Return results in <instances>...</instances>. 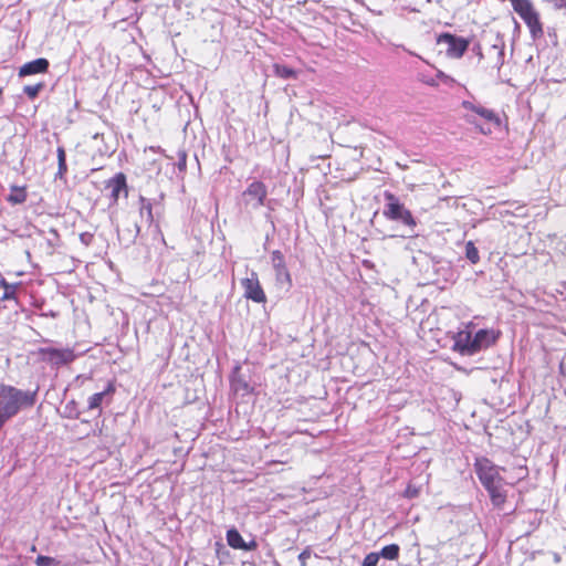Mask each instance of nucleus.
I'll list each match as a JSON object with an SVG mask.
<instances>
[{"label": "nucleus", "mask_w": 566, "mask_h": 566, "mask_svg": "<svg viewBox=\"0 0 566 566\" xmlns=\"http://www.w3.org/2000/svg\"><path fill=\"white\" fill-rule=\"evenodd\" d=\"M35 401L36 391H23L11 385H0V430L22 409L33 407Z\"/></svg>", "instance_id": "nucleus-1"}, {"label": "nucleus", "mask_w": 566, "mask_h": 566, "mask_svg": "<svg viewBox=\"0 0 566 566\" xmlns=\"http://www.w3.org/2000/svg\"><path fill=\"white\" fill-rule=\"evenodd\" d=\"M384 197L387 201L382 212L385 218L392 221H401L405 226L410 228L417 226L411 211L400 203L399 198L395 193L385 191Z\"/></svg>", "instance_id": "nucleus-2"}, {"label": "nucleus", "mask_w": 566, "mask_h": 566, "mask_svg": "<svg viewBox=\"0 0 566 566\" xmlns=\"http://www.w3.org/2000/svg\"><path fill=\"white\" fill-rule=\"evenodd\" d=\"M34 355H36L39 361L56 368L69 365L76 358L72 348L41 347L34 352Z\"/></svg>", "instance_id": "nucleus-3"}, {"label": "nucleus", "mask_w": 566, "mask_h": 566, "mask_svg": "<svg viewBox=\"0 0 566 566\" xmlns=\"http://www.w3.org/2000/svg\"><path fill=\"white\" fill-rule=\"evenodd\" d=\"M474 471L476 476L483 488L489 486L494 483L504 482L503 476L500 471L502 468L495 465L490 459L486 457L476 458L474 461Z\"/></svg>", "instance_id": "nucleus-4"}, {"label": "nucleus", "mask_w": 566, "mask_h": 566, "mask_svg": "<svg viewBox=\"0 0 566 566\" xmlns=\"http://www.w3.org/2000/svg\"><path fill=\"white\" fill-rule=\"evenodd\" d=\"M268 187L263 181L253 180L242 192V200L245 208L259 209L265 205Z\"/></svg>", "instance_id": "nucleus-5"}, {"label": "nucleus", "mask_w": 566, "mask_h": 566, "mask_svg": "<svg viewBox=\"0 0 566 566\" xmlns=\"http://www.w3.org/2000/svg\"><path fill=\"white\" fill-rule=\"evenodd\" d=\"M438 44H446V54L451 59H460L467 52L470 41L462 36H457L449 32H444L438 35Z\"/></svg>", "instance_id": "nucleus-6"}, {"label": "nucleus", "mask_w": 566, "mask_h": 566, "mask_svg": "<svg viewBox=\"0 0 566 566\" xmlns=\"http://www.w3.org/2000/svg\"><path fill=\"white\" fill-rule=\"evenodd\" d=\"M243 289V296L258 304H265L268 301L266 294L260 283L259 275L252 271L250 276L241 280Z\"/></svg>", "instance_id": "nucleus-7"}, {"label": "nucleus", "mask_w": 566, "mask_h": 566, "mask_svg": "<svg viewBox=\"0 0 566 566\" xmlns=\"http://www.w3.org/2000/svg\"><path fill=\"white\" fill-rule=\"evenodd\" d=\"M105 188L111 189V205L116 206L120 193L128 196L127 178L124 172H117L114 177L105 181Z\"/></svg>", "instance_id": "nucleus-8"}, {"label": "nucleus", "mask_w": 566, "mask_h": 566, "mask_svg": "<svg viewBox=\"0 0 566 566\" xmlns=\"http://www.w3.org/2000/svg\"><path fill=\"white\" fill-rule=\"evenodd\" d=\"M271 262L275 271L276 281L284 282L287 286H291L292 276L286 266L284 254L280 250L272 251Z\"/></svg>", "instance_id": "nucleus-9"}, {"label": "nucleus", "mask_w": 566, "mask_h": 566, "mask_svg": "<svg viewBox=\"0 0 566 566\" xmlns=\"http://www.w3.org/2000/svg\"><path fill=\"white\" fill-rule=\"evenodd\" d=\"M454 344L453 349L461 355H473L474 345H473V335L471 331L463 329L459 331L453 337Z\"/></svg>", "instance_id": "nucleus-10"}, {"label": "nucleus", "mask_w": 566, "mask_h": 566, "mask_svg": "<svg viewBox=\"0 0 566 566\" xmlns=\"http://www.w3.org/2000/svg\"><path fill=\"white\" fill-rule=\"evenodd\" d=\"M461 106L464 111L468 112L464 115V119L467 123L473 125L478 129V132L481 133L482 135H490L492 133V129L490 127H484L482 125H479L476 123L475 117L473 116V114L480 115V113L485 108L484 106L476 105L470 101H463L461 103Z\"/></svg>", "instance_id": "nucleus-11"}, {"label": "nucleus", "mask_w": 566, "mask_h": 566, "mask_svg": "<svg viewBox=\"0 0 566 566\" xmlns=\"http://www.w3.org/2000/svg\"><path fill=\"white\" fill-rule=\"evenodd\" d=\"M226 537L228 545L234 549L255 551L258 548L256 541L252 539L247 543L237 528L228 530Z\"/></svg>", "instance_id": "nucleus-12"}, {"label": "nucleus", "mask_w": 566, "mask_h": 566, "mask_svg": "<svg viewBox=\"0 0 566 566\" xmlns=\"http://www.w3.org/2000/svg\"><path fill=\"white\" fill-rule=\"evenodd\" d=\"M50 63L44 57H39L36 60L24 63L19 69V76L24 77L33 74H43L49 71Z\"/></svg>", "instance_id": "nucleus-13"}, {"label": "nucleus", "mask_w": 566, "mask_h": 566, "mask_svg": "<svg viewBox=\"0 0 566 566\" xmlns=\"http://www.w3.org/2000/svg\"><path fill=\"white\" fill-rule=\"evenodd\" d=\"M512 8L524 23L528 22L533 19L534 14L539 12L532 0H516L513 2Z\"/></svg>", "instance_id": "nucleus-14"}, {"label": "nucleus", "mask_w": 566, "mask_h": 566, "mask_svg": "<svg viewBox=\"0 0 566 566\" xmlns=\"http://www.w3.org/2000/svg\"><path fill=\"white\" fill-rule=\"evenodd\" d=\"M497 336L493 331L480 329L473 335V345L475 354L495 344Z\"/></svg>", "instance_id": "nucleus-15"}, {"label": "nucleus", "mask_w": 566, "mask_h": 566, "mask_svg": "<svg viewBox=\"0 0 566 566\" xmlns=\"http://www.w3.org/2000/svg\"><path fill=\"white\" fill-rule=\"evenodd\" d=\"M504 482L494 483L489 486H485L484 489L488 491L490 495L491 503L494 507L502 509L503 505L506 503L507 493L504 489Z\"/></svg>", "instance_id": "nucleus-16"}, {"label": "nucleus", "mask_w": 566, "mask_h": 566, "mask_svg": "<svg viewBox=\"0 0 566 566\" xmlns=\"http://www.w3.org/2000/svg\"><path fill=\"white\" fill-rule=\"evenodd\" d=\"M525 25L533 41H537L544 36V23L539 12L534 14L533 19L526 22Z\"/></svg>", "instance_id": "nucleus-17"}, {"label": "nucleus", "mask_w": 566, "mask_h": 566, "mask_svg": "<svg viewBox=\"0 0 566 566\" xmlns=\"http://www.w3.org/2000/svg\"><path fill=\"white\" fill-rule=\"evenodd\" d=\"M28 191L27 186H11L10 193L7 198L8 202L11 205H21L27 201Z\"/></svg>", "instance_id": "nucleus-18"}, {"label": "nucleus", "mask_w": 566, "mask_h": 566, "mask_svg": "<svg viewBox=\"0 0 566 566\" xmlns=\"http://www.w3.org/2000/svg\"><path fill=\"white\" fill-rule=\"evenodd\" d=\"M115 390L116 388L114 382H109L104 391L92 395L88 399V409H98L103 402L104 397L106 395H113Z\"/></svg>", "instance_id": "nucleus-19"}, {"label": "nucleus", "mask_w": 566, "mask_h": 566, "mask_svg": "<svg viewBox=\"0 0 566 566\" xmlns=\"http://www.w3.org/2000/svg\"><path fill=\"white\" fill-rule=\"evenodd\" d=\"M139 201H140V209H139L140 216L145 217L147 224L150 226L154 222L153 206L144 197H140Z\"/></svg>", "instance_id": "nucleus-20"}, {"label": "nucleus", "mask_w": 566, "mask_h": 566, "mask_svg": "<svg viewBox=\"0 0 566 566\" xmlns=\"http://www.w3.org/2000/svg\"><path fill=\"white\" fill-rule=\"evenodd\" d=\"M400 547L397 544L386 545L381 548L379 555L388 560H396L399 557Z\"/></svg>", "instance_id": "nucleus-21"}, {"label": "nucleus", "mask_w": 566, "mask_h": 566, "mask_svg": "<svg viewBox=\"0 0 566 566\" xmlns=\"http://www.w3.org/2000/svg\"><path fill=\"white\" fill-rule=\"evenodd\" d=\"M481 118H483L486 123L492 124L494 127L499 128L502 124L501 118L499 115L490 108H484L480 115Z\"/></svg>", "instance_id": "nucleus-22"}, {"label": "nucleus", "mask_w": 566, "mask_h": 566, "mask_svg": "<svg viewBox=\"0 0 566 566\" xmlns=\"http://www.w3.org/2000/svg\"><path fill=\"white\" fill-rule=\"evenodd\" d=\"M273 69H274L275 75L281 78H295L297 75V73L293 69H291L286 65L274 64Z\"/></svg>", "instance_id": "nucleus-23"}, {"label": "nucleus", "mask_w": 566, "mask_h": 566, "mask_svg": "<svg viewBox=\"0 0 566 566\" xmlns=\"http://www.w3.org/2000/svg\"><path fill=\"white\" fill-rule=\"evenodd\" d=\"M0 285L4 289L2 300H15L17 298V284H10L6 280L0 281Z\"/></svg>", "instance_id": "nucleus-24"}, {"label": "nucleus", "mask_w": 566, "mask_h": 566, "mask_svg": "<svg viewBox=\"0 0 566 566\" xmlns=\"http://www.w3.org/2000/svg\"><path fill=\"white\" fill-rule=\"evenodd\" d=\"M491 52H493L495 54V61L490 67L492 70H495L499 73L501 67L504 64V56H505L504 51L502 49H500L499 46L494 45V46H492Z\"/></svg>", "instance_id": "nucleus-25"}, {"label": "nucleus", "mask_w": 566, "mask_h": 566, "mask_svg": "<svg viewBox=\"0 0 566 566\" xmlns=\"http://www.w3.org/2000/svg\"><path fill=\"white\" fill-rule=\"evenodd\" d=\"M465 256L472 264H476L480 261L479 250L472 241L465 244Z\"/></svg>", "instance_id": "nucleus-26"}, {"label": "nucleus", "mask_w": 566, "mask_h": 566, "mask_svg": "<svg viewBox=\"0 0 566 566\" xmlns=\"http://www.w3.org/2000/svg\"><path fill=\"white\" fill-rule=\"evenodd\" d=\"M44 82H39L34 85H25L23 87V92L30 99H34L35 97H38V95L44 88Z\"/></svg>", "instance_id": "nucleus-27"}, {"label": "nucleus", "mask_w": 566, "mask_h": 566, "mask_svg": "<svg viewBox=\"0 0 566 566\" xmlns=\"http://www.w3.org/2000/svg\"><path fill=\"white\" fill-rule=\"evenodd\" d=\"M420 492H421V488L413 484L412 482H409L407 484V488L405 489L403 493H402V496L405 499H416L420 495Z\"/></svg>", "instance_id": "nucleus-28"}, {"label": "nucleus", "mask_w": 566, "mask_h": 566, "mask_svg": "<svg viewBox=\"0 0 566 566\" xmlns=\"http://www.w3.org/2000/svg\"><path fill=\"white\" fill-rule=\"evenodd\" d=\"M434 78L439 82V84L442 83L450 86L455 84V80L442 71H438Z\"/></svg>", "instance_id": "nucleus-29"}, {"label": "nucleus", "mask_w": 566, "mask_h": 566, "mask_svg": "<svg viewBox=\"0 0 566 566\" xmlns=\"http://www.w3.org/2000/svg\"><path fill=\"white\" fill-rule=\"evenodd\" d=\"M379 557V553L371 552L367 554L363 560V566H377Z\"/></svg>", "instance_id": "nucleus-30"}, {"label": "nucleus", "mask_w": 566, "mask_h": 566, "mask_svg": "<svg viewBox=\"0 0 566 566\" xmlns=\"http://www.w3.org/2000/svg\"><path fill=\"white\" fill-rule=\"evenodd\" d=\"M55 564V559L50 556L39 555L35 559L36 566H52Z\"/></svg>", "instance_id": "nucleus-31"}, {"label": "nucleus", "mask_w": 566, "mask_h": 566, "mask_svg": "<svg viewBox=\"0 0 566 566\" xmlns=\"http://www.w3.org/2000/svg\"><path fill=\"white\" fill-rule=\"evenodd\" d=\"M555 10H566V0H548Z\"/></svg>", "instance_id": "nucleus-32"}, {"label": "nucleus", "mask_w": 566, "mask_h": 566, "mask_svg": "<svg viewBox=\"0 0 566 566\" xmlns=\"http://www.w3.org/2000/svg\"><path fill=\"white\" fill-rule=\"evenodd\" d=\"M49 232L54 237V241H53V242H50V244H51L52 247H57V245H60V243H61V238H60V234H59L57 230H56L55 228H51Z\"/></svg>", "instance_id": "nucleus-33"}, {"label": "nucleus", "mask_w": 566, "mask_h": 566, "mask_svg": "<svg viewBox=\"0 0 566 566\" xmlns=\"http://www.w3.org/2000/svg\"><path fill=\"white\" fill-rule=\"evenodd\" d=\"M187 166V155L186 153H181L178 160V168L180 171H185Z\"/></svg>", "instance_id": "nucleus-34"}, {"label": "nucleus", "mask_w": 566, "mask_h": 566, "mask_svg": "<svg viewBox=\"0 0 566 566\" xmlns=\"http://www.w3.org/2000/svg\"><path fill=\"white\" fill-rule=\"evenodd\" d=\"M56 155H57V164L66 163V154H65V149L63 147H57Z\"/></svg>", "instance_id": "nucleus-35"}, {"label": "nucleus", "mask_w": 566, "mask_h": 566, "mask_svg": "<svg viewBox=\"0 0 566 566\" xmlns=\"http://www.w3.org/2000/svg\"><path fill=\"white\" fill-rule=\"evenodd\" d=\"M311 556V553L308 549H304L300 555H298V560L301 563L302 566H306V562L307 559L310 558Z\"/></svg>", "instance_id": "nucleus-36"}, {"label": "nucleus", "mask_w": 566, "mask_h": 566, "mask_svg": "<svg viewBox=\"0 0 566 566\" xmlns=\"http://www.w3.org/2000/svg\"><path fill=\"white\" fill-rule=\"evenodd\" d=\"M67 171V165L66 163L57 164V176L62 178Z\"/></svg>", "instance_id": "nucleus-37"}, {"label": "nucleus", "mask_w": 566, "mask_h": 566, "mask_svg": "<svg viewBox=\"0 0 566 566\" xmlns=\"http://www.w3.org/2000/svg\"><path fill=\"white\" fill-rule=\"evenodd\" d=\"M422 82L429 86H438L439 82L434 77L422 78Z\"/></svg>", "instance_id": "nucleus-38"}, {"label": "nucleus", "mask_w": 566, "mask_h": 566, "mask_svg": "<svg viewBox=\"0 0 566 566\" xmlns=\"http://www.w3.org/2000/svg\"><path fill=\"white\" fill-rule=\"evenodd\" d=\"M85 244H88V241H87V238H84V241H83Z\"/></svg>", "instance_id": "nucleus-39"}]
</instances>
